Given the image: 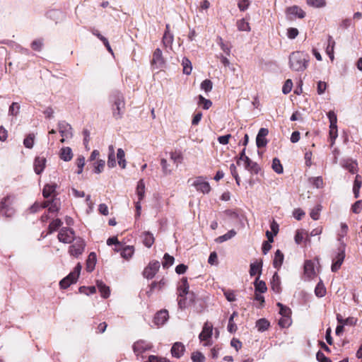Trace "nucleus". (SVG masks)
Masks as SVG:
<instances>
[{
    "label": "nucleus",
    "mask_w": 362,
    "mask_h": 362,
    "mask_svg": "<svg viewBox=\"0 0 362 362\" xmlns=\"http://www.w3.org/2000/svg\"><path fill=\"white\" fill-rule=\"evenodd\" d=\"M310 57L303 52H293L289 56V66L294 71H303L307 69Z\"/></svg>",
    "instance_id": "f257e3e1"
},
{
    "label": "nucleus",
    "mask_w": 362,
    "mask_h": 362,
    "mask_svg": "<svg viewBox=\"0 0 362 362\" xmlns=\"http://www.w3.org/2000/svg\"><path fill=\"white\" fill-rule=\"evenodd\" d=\"M112 115L116 119H121L124 111L125 103L122 93L117 92L113 95Z\"/></svg>",
    "instance_id": "f03ea898"
},
{
    "label": "nucleus",
    "mask_w": 362,
    "mask_h": 362,
    "mask_svg": "<svg viewBox=\"0 0 362 362\" xmlns=\"http://www.w3.org/2000/svg\"><path fill=\"white\" fill-rule=\"evenodd\" d=\"M153 348V345L151 342L144 340L139 339L135 341L132 345L133 351L136 356V358L139 360L140 358L141 359L144 358L143 354L147 351L151 350Z\"/></svg>",
    "instance_id": "7ed1b4c3"
},
{
    "label": "nucleus",
    "mask_w": 362,
    "mask_h": 362,
    "mask_svg": "<svg viewBox=\"0 0 362 362\" xmlns=\"http://www.w3.org/2000/svg\"><path fill=\"white\" fill-rule=\"evenodd\" d=\"M81 270V265L78 263L74 268V271L70 272L66 277L62 279L59 282L61 288L66 289L71 284L76 282Z\"/></svg>",
    "instance_id": "20e7f679"
},
{
    "label": "nucleus",
    "mask_w": 362,
    "mask_h": 362,
    "mask_svg": "<svg viewBox=\"0 0 362 362\" xmlns=\"http://www.w3.org/2000/svg\"><path fill=\"white\" fill-rule=\"evenodd\" d=\"M71 243L72 244L69 249V253L71 256L78 257L82 255L84 251L86 246L85 242L81 238L76 237Z\"/></svg>",
    "instance_id": "39448f33"
},
{
    "label": "nucleus",
    "mask_w": 362,
    "mask_h": 362,
    "mask_svg": "<svg viewBox=\"0 0 362 362\" xmlns=\"http://www.w3.org/2000/svg\"><path fill=\"white\" fill-rule=\"evenodd\" d=\"M345 249L346 244L344 243H341V245H340L338 248L337 254L332 259V264L331 267L332 272H336L341 267V265L342 264L345 258Z\"/></svg>",
    "instance_id": "423d86ee"
},
{
    "label": "nucleus",
    "mask_w": 362,
    "mask_h": 362,
    "mask_svg": "<svg viewBox=\"0 0 362 362\" xmlns=\"http://www.w3.org/2000/svg\"><path fill=\"white\" fill-rule=\"evenodd\" d=\"M213 334V325L209 322H206L204 324L202 330L199 335V339L202 341H204V346H211V337Z\"/></svg>",
    "instance_id": "0eeeda50"
},
{
    "label": "nucleus",
    "mask_w": 362,
    "mask_h": 362,
    "mask_svg": "<svg viewBox=\"0 0 362 362\" xmlns=\"http://www.w3.org/2000/svg\"><path fill=\"white\" fill-rule=\"evenodd\" d=\"M58 240L65 244L71 243L76 238L75 233L73 229L67 227L61 228L58 235Z\"/></svg>",
    "instance_id": "6e6552de"
},
{
    "label": "nucleus",
    "mask_w": 362,
    "mask_h": 362,
    "mask_svg": "<svg viewBox=\"0 0 362 362\" xmlns=\"http://www.w3.org/2000/svg\"><path fill=\"white\" fill-rule=\"evenodd\" d=\"M160 266V262L157 260L150 262L143 272L144 276L148 279H153L158 272Z\"/></svg>",
    "instance_id": "1a4fd4ad"
},
{
    "label": "nucleus",
    "mask_w": 362,
    "mask_h": 362,
    "mask_svg": "<svg viewBox=\"0 0 362 362\" xmlns=\"http://www.w3.org/2000/svg\"><path fill=\"white\" fill-rule=\"evenodd\" d=\"M165 60L163 57L162 51L160 48L155 49L151 60V66L153 69H161L164 66Z\"/></svg>",
    "instance_id": "9d476101"
},
{
    "label": "nucleus",
    "mask_w": 362,
    "mask_h": 362,
    "mask_svg": "<svg viewBox=\"0 0 362 362\" xmlns=\"http://www.w3.org/2000/svg\"><path fill=\"white\" fill-rule=\"evenodd\" d=\"M287 18L293 20L296 18H303L305 16V11L298 6H290L286 11Z\"/></svg>",
    "instance_id": "9b49d317"
},
{
    "label": "nucleus",
    "mask_w": 362,
    "mask_h": 362,
    "mask_svg": "<svg viewBox=\"0 0 362 362\" xmlns=\"http://www.w3.org/2000/svg\"><path fill=\"white\" fill-rule=\"evenodd\" d=\"M192 185L197 191L204 194H208L211 190L209 183L206 182L203 177H197Z\"/></svg>",
    "instance_id": "f8f14e48"
},
{
    "label": "nucleus",
    "mask_w": 362,
    "mask_h": 362,
    "mask_svg": "<svg viewBox=\"0 0 362 362\" xmlns=\"http://www.w3.org/2000/svg\"><path fill=\"white\" fill-rule=\"evenodd\" d=\"M58 130L62 137L71 139L73 136L71 126L65 121H59L57 124Z\"/></svg>",
    "instance_id": "ddd939ff"
},
{
    "label": "nucleus",
    "mask_w": 362,
    "mask_h": 362,
    "mask_svg": "<svg viewBox=\"0 0 362 362\" xmlns=\"http://www.w3.org/2000/svg\"><path fill=\"white\" fill-rule=\"evenodd\" d=\"M269 131L266 128H261L256 137V144L258 148H262L267 144L266 136L268 135Z\"/></svg>",
    "instance_id": "4468645a"
},
{
    "label": "nucleus",
    "mask_w": 362,
    "mask_h": 362,
    "mask_svg": "<svg viewBox=\"0 0 362 362\" xmlns=\"http://www.w3.org/2000/svg\"><path fill=\"white\" fill-rule=\"evenodd\" d=\"M185 351V346L182 342L180 341L174 343L170 350L172 356L176 358H180L182 357Z\"/></svg>",
    "instance_id": "2eb2a0df"
},
{
    "label": "nucleus",
    "mask_w": 362,
    "mask_h": 362,
    "mask_svg": "<svg viewBox=\"0 0 362 362\" xmlns=\"http://www.w3.org/2000/svg\"><path fill=\"white\" fill-rule=\"evenodd\" d=\"M168 319V312L167 310H161L158 311L153 319L154 323L160 326L164 325L166 321Z\"/></svg>",
    "instance_id": "dca6fc26"
},
{
    "label": "nucleus",
    "mask_w": 362,
    "mask_h": 362,
    "mask_svg": "<svg viewBox=\"0 0 362 362\" xmlns=\"http://www.w3.org/2000/svg\"><path fill=\"white\" fill-rule=\"evenodd\" d=\"M46 158L43 156H37L34 160V170L36 174L40 175L46 165Z\"/></svg>",
    "instance_id": "f3484780"
},
{
    "label": "nucleus",
    "mask_w": 362,
    "mask_h": 362,
    "mask_svg": "<svg viewBox=\"0 0 362 362\" xmlns=\"http://www.w3.org/2000/svg\"><path fill=\"white\" fill-rule=\"evenodd\" d=\"M244 164L245 168L252 174H257L260 170V168L258 164L251 160L249 157L245 158Z\"/></svg>",
    "instance_id": "a211bd4d"
},
{
    "label": "nucleus",
    "mask_w": 362,
    "mask_h": 362,
    "mask_svg": "<svg viewBox=\"0 0 362 362\" xmlns=\"http://www.w3.org/2000/svg\"><path fill=\"white\" fill-rule=\"evenodd\" d=\"M189 284L187 283V279L185 277H183L181 280L180 284L177 288L178 296L179 297H184L189 293Z\"/></svg>",
    "instance_id": "6ab92c4d"
},
{
    "label": "nucleus",
    "mask_w": 362,
    "mask_h": 362,
    "mask_svg": "<svg viewBox=\"0 0 362 362\" xmlns=\"http://www.w3.org/2000/svg\"><path fill=\"white\" fill-rule=\"evenodd\" d=\"M173 42V35L169 33V25H166V31L163 37L162 43L166 48H172Z\"/></svg>",
    "instance_id": "aec40b11"
},
{
    "label": "nucleus",
    "mask_w": 362,
    "mask_h": 362,
    "mask_svg": "<svg viewBox=\"0 0 362 362\" xmlns=\"http://www.w3.org/2000/svg\"><path fill=\"white\" fill-rule=\"evenodd\" d=\"M304 274L310 279L315 276L314 263L311 260H306L305 262Z\"/></svg>",
    "instance_id": "412c9836"
},
{
    "label": "nucleus",
    "mask_w": 362,
    "mask_h": 362,
    "mask_svg": "<svg viewBox=\"0 0 362 362\" xmlns=\"http://www.w3.org/2000/svg\"><path fill=\"white\" fill-rule=\"evenodd\" d=\"M357 165V163L351 159L344 160L341 162V166L352 174L356 172Z\"/></svg>",
    "instance_id": "4be33fe9"
},
{
    "label": "nucleus",
    "mask_w": 362,
    "mask_h": 362,
    "mask_svg": "<svg viewBox=\"0 0 362 362\" xmlns=\"http://www.w3.org/2000/svg\"><path fill=\"white\" fill-rule=\"evenodd\" d=\"M59 157L64 161H69L73 158L72 150L70 147H63L60 150Z\"/></svg>",
    "instance_id": "5701e85b"
},
{
    "label": "nucleus",
    "mask_w": 362,
    "mask_h": 362,
    "mask_svg": "<svg viewBox=\"0 0 362 362\" xmlns=\"http://www.w3.org/2000/svg\"><path fill=\"white\" fill-rule=\"evenodd\" d=\"M284 259V254L281 252V250H277L274 254V257L273 260L274 267L279 269L283 264Z\"/></svg>",
    "instance_id": "b1692460"
},
{
    "label": "nucleus",
    "mask_w": 362,
    "mask_h": 362,
    "mask_svg": "<svg viewBox=\"0 0 362 362\" xmlns=\"http://www.w3.org/2000/svg\"><path fill=\"white\" fill-rule=\"evenodd\" d=\"M97 287L100 293V295L103 298H107L110 296V288L106 286L103 281H97Z\"/></svg>",
    "instance_id": "393cba45"
},
{
    "label": "nucleus",
    "mask_w": 362,
    "mask_h": 362,
    "mask_svg": "<svg viewBox=\"0 0 362 362\" xmlns=\"http://www.w3.org/2000/svg\"><path fill=\"white\" fill-rule=\"evenodd\" d=\"M254 286L255 292L264 293L267 291V287L264 281L259 280V277L257 276L254 282Z\"/></svg>",
    "instance_id": "a878e982"
},
{
    "label": "nucleus",
    "mask_w": 362,
    "mask_h": 362,
    "mask_svg": "<svg viewBox=\"0 0 362 362\" xmlns=\"http://www.w3.org/2000/svg\"><path fill=\"white\" fill-rule=\"evenodd\" d=\"M281 281L280 277L276 272H275L272 276L271 281L272 289L276 292L279 293L281 291Z\"/></svg>",
    "instance_id": "bb28decb"
},
{
    "label": "nucleus",
    "mask_w": 362,
    "mask_h": 362,
    "mask_svg": "<svg viewBox=\"0 0 362 362\" xmlns=\"http://www.w3.org/2000/svg\"><path fill=\"white\" fill-rule=\"evenodd\" d=\"M108 159H107V166L110 168L116 166V160L115 155V148L112 145L109 146L108 147Z\"/></svg>",
    "instance_id": "cd10ccee"
},
{
    "label": "nucleus",
    "mask_w": 362,
    "mask_h": 362,
    "mask_svg": "<svg viewBox=\"0 0 362 362\" xmlns=\"http://www.w3.org/2000/svg\"><path fill=\"white\" fill-rule=\"evenodd\" d=\"M362 185V180L361 177L359 175H357L355 177V180L354 182L353 186V192L355 198H358L359 197L360 189Z\"/></svg>",
    "instance_id": "c85d7f7f"
},
{
    "label": "nucleus",
    "mask_w": 362,
    "mask_h": 362,
    "mask_svg": "<svg viewBox=\"0 0 362 362\" xmlns=\"http://www.w3.org/2000/svg\"><path fill=\"white\" fill-rule=\"evenodd\" d=\"M143 243L147 247H151L154 243L153 235L148 231L142 233Z\"/></svg>",
    "instance_id": "c756f323"
},
{
    "label": "nucleus",
    "mask_w": 362,
    "mask_h": 362,
    "mask_svg": "<svg viewBox=\"0 0 362 362\" xmlns=\"http://www.w3.org/2000/svg\"><path fill=\"white\" fill-rule=\"evenodd\" d=\"M57 185L53 184H47L45 185L42 190V195L45 198L49 197L56 190Z\"/></svg>",
    "instance_id": "7c9ffc66"
},
{
    "label": "nucleus",
    "mask_w": 362,
    "mask_h": 362,
    "mask_svg": "<svg viewBox=\"0 0 362 362\" xmlns=\"http://www.w3.org/2000/svg\"><path fill=\"white\" fill-rule=\"evenodd\" d=\"M257 274H258V276L259 277L262 274V263L255 262L250 264V275L253 276Z\"/></svg>",
    "instance_id": "2f4dec72"
},
{
    "label": "nucleus",
    "mask_w": 362,
    "mask_h": 362,
    "mask_svg": "<svg viewBox=\"0 0 362 362\" xmlns=\"http://www.w3.org/2000/svg\"><path fill=\"white\" fill-rule=\"evenodd\" d=\"M117 158L119 165L122 168H126L127 162L125 160V153L122 148H118L117 152Z\"/></svg>",
    "instance_id": "473e14b6"
},
{
    "label": "nucleus",
    "mask_w": 362,
    "mask_h": 362,
    "mask_svg": "<svg viewBox=\"0 0 362 362\" xmlns=\"http://www.w3.org/2000/svg\"><path fill=\"white\" fill-rule=\"evenodd\" d=\"M236 235V231L234 229L230 230L226 234L221 235L216 238L215 241L218 243H222L225 241H227L232 238H233Z\"/></svg>",
    "instance_id": "72a5a7b5"
},
{
    "label": "nucleus",
    "mask_w": 362,
    "mask_h": 362,
    "mask_svg": "<svg viewBox=\"0 0 362 362\" xmlns=\"http://www.w3.org/2000/svg\"><path fill=\"white\" fill-rule=\"evenodd\" d=\"M134 252V248L133 246H125L121 250L120 255L125 259H129Z\"/></svg>",
    "instance_id": "f704fd0d"
},
{
    "label": "nucleus",
    "mask_w": 362,
    "mask_h": 362,
    "mask_svg": "<svg viewBox=\"0 0 362 362\" xmlns=\"http://www.w3.org/2000/svg\"><path fill=\"white\" fill-rule=\"evenodd\" d=\"M136 194L138 199L141 201L145 195V184L143 180H140L137 183L136 187Z\"/></svg>",
    "instance_id": "c9c22d12"
},
{
    "label": "nucleus",
    "mask_w": 362,
    "mask_h": 362,
    "mask_svg": "<svg viewBox=\"0 0 362 362\" xmlns=\"http://www.w3.org/2000/svg\"><path fill=\"white\" fill-rule=\"evenodd\" d=\"M96 262V255L95 252H90L87 259V269L88 272H92L94 269Z\"/></svg>",
    "instance_id": "e433bc0d"
},
{
    "label": "nucleus",
    "mask_w": 362,
    "mask_h": 362,
    "mask_svg": "<svg viewBox=\"0 0 362 362\" xmlns=\"http://www.w3.org/2000/svg\"><path fill=\"white\" fill-rule=\"evenodd\" d=\"M182 65L183 66V73L189 75L192 70L191 62L187 58L184 57L182 60Z\"/></svg>",
    "instance_id": "4c0bfd02"
},
{
    "label": "nucleus",
    "mask_w": 362,
    "mask_h": 362,
    "mask_svg": "<svg viewBox=\"0 0 362 362\" xmlns=\"http://www.w3.org/2000/svg\"><path fill=\"white\" fill-rule=\"evenodd\" d=\"M276 305L279 308V314L281 317H291V310L288 307L284 305L281 303H277Z\"/></svg>",
    "instance_id": "58836bf2"
},
{
    "label": "nucleus",
    "mask_w": 362,
    "mask_h": 362,
    "mask_svg": "<svg viewBox=\"0 0 362 362\" xmlns=\"http://www.w3.org/2000/svg\"><path fill=\"white\" fill-rule=\"evenodd\" d=\"M62 224V222L59 218L53 220L49 225L48 233H52L54 231H56L57 229L59 228Z\"/></svg>",
    "instance_id": "ea45409f"
},
{
    "label": "nucleus",
    "mask_w": 362,
    "mask_h": 362,
    "mask_svg": "<svg viewBox=\"0 0 362 362\" xmlns=\"http://www.w3.org/2000/svg\"><path fill=\"white\" fill-rule=\"evenodd\" d=\"M334 41L331 36H329L328 45L326 52L332 61L334 59Z\"/></svg>",
    "instance_id": "a19ab883"
},
{
    "label": "nucleus",
    "mask_w": 362,
    "mask_h": 362,
    "mask_svg": "<svg viewBox=\"0 0 362 362\" xmlns=\"http://www.w3.org/2000/svg\"><path fill=\"white\" fill-rule=\"evenodd\" d=\"M256 327L260 332L267 330L269 327V322L265 319H260L257 321Z\"/></svg>",
    "instance_id": "79ce46f5"
},
{
    "label": "nucleus",
    "mask_w": 362,
    "mask_h": 362,
    "mask_svg": "<svg viewBox=\"0 0 362 362\" xmlns=\"http://www.w3.org/2000/svg\"><path fill=\"white\" fill-rule=\"evenodd\" d=\"M237 27L240 31L249 32L250 30L249 23L247 22L244 18L240 19L237 22Z\"/></svg>",
    "instance_id": "37998d69"
},
{
    "label": "nucleus",
    "mask_w": 362,
    "mask_h": 362,
    "mask_svg": "<svg viewBox=\"0 0 362 362\" xmlns=\"http://www.w3.org/2000/svg\"><path fill=\"white\" fill-rule=\"evenodd\" d=\"M174 257L168 253H165L163 257V261L162 265L163 268H168L172 266L174 263Z\"/></svg>",
    "instance_id": "c03bdc74"
},
{
    "label": "nucleus",
    "mask_w": 362,
    "mask_h": 362,
    "mask_svg": "<svg viewBox=\"0 0 362 362\" xmlns=\"http://www.w3.org/2000/svg\"><path fill=\"white\" fill-rule=\"evenodd\" d=\"M198 98H199L198 104L199 105H202L204 110L209 109L211 107V106L212 105L211 101L209 99H206L202 95H199Z\"/></svg>",
    "instance_id": "a18cd8bd"
},
{
    "label": "nucleus",
    "mask_w": 362,
    "mask_h": 362,
    "mask_svg": "<svg viewBox=\"0 0 362 362\" xmlns=\"http://www.w3.org/2000/svg\"><path fill=\"white\" fill-rule=\"evenodd\" d=\"M12 204V197L6 196L0 201V212H3L5 208L11 206Z\"/></svg>",
    "instance_id": "49530a36"
},
{
    "label": "nucleus",
    "mask_w": 362,
    "mask_h": 362,
    "mask_svg": "<svg viewBox=\"0 0 362 362\" xmlns=\"http://www.w3.org/2000/svg\"><path fill=\"white\" fill-rule=\"evenodd\" d=\"M35 134H29L24 139L23 144L27 148H32L34 145Z\"/></svg>",
    "instance_id": "de8ad7c7"
},
{
    "label": "nucleus",
    "mask_w": 362,
    "mask_h": 362,
    "mask_svg": "<svg viewBox=\"0 0 362 362\" xmlns=\"http://www.w3.org/2000/svg\"><path fill=\"white\" fill-rule=\"evenodd\" d=\"M272 169L278 174H281L284 171L280 160L276 158H274L272 160Z\"/></svg>",
    "instance_id": "09e8293b"
},
{
    "label": "nucleus",
    "mask_w": 362,
    "mask_h": 362,
    "mask_svg": "<svg viewBox=\"0 0 362 362\" xmlns=\"http://www.w3.org/2000/svg\"><path fill=\"white\" fill-rule=\"evenodd\" d=\"M237 315V313L234 312L228 320V331L230 333H233L237 329V326L233 322L234 317Z\"/></svg>",
    "instance_id": "8fccbe9b"
},
{
    "label": "nucleus",
    "mask_w": 362,
    "mask_h": 362,
    "mask_svg": "<svg viewBox=\"0 0 362 362\" xmlns=\"http://www.w3.org/2000/svg\"><path fill=\"white\" fill-rule=\"evenodd\" d=\"M315 293L319 298H322V297L325 296V295L326 293V289H325L324 285L321 282H320L317 284V286L315 288Z\"/></svg>",
    "instance_id": "3c124183"
},
{
    "label": "nucleus",
    "mask_w": 362,
    "mask_h": 362,
    "mask_svg": "<svg viewBox=\"0 0 362 362\" xmlns=\"http://www.w3.org/2000/svg\"><path fill=\"white\" fill-rule=\"evenodd\" d=\"M105 162L104 160H98L95 163H94V170H93V172L96 174H99L100 173L103 169H104V167H105Z\"/></svg>",
    "instance_id": "603ef678"
},
{
    "label": "nucleus",
    "mask_w": 362,
    "mask_h": 362,
    "mask_svg": "<svg viewBox=\"0 0 362 362\" xmlns=\"http://www.w3.org/2000/svg\"><path fill=\"white\" fill-rule=\"evenodd\" d=\"M160 165L164 175H167L172 173V169L170 168V165L168 163L166 159L162 158L160 160Z\"/></svg>",
    "instance_id": "864d4df0"
},
{
    "label": "nucleus",
    "mask_w": 362,
    "mask_h": 362,
    "mask_svg": "<svg viewBox=\"0 0 362 362\" xmlns=\"http://www.w3.org/2000/svg\"><path fill=\"white\" fill-rule=\"evenodd\" d=\"M307 4L315 8H322L325 6V0H307Z\"/></svg>",
    "instance_id": "5fc2aeb1"
},
{
    "label": "nucleus",
    "mask_w": 362,
    "mask_h": 362,
    "mask_svg": "<svg viewBox=\"0 0 362 362\" xmlns=\"http://www.w3.org/2000/svg\"><path fill=\"white\" fill-rule=\"evenodd\" d=\"M191 359L192 362H204L205 356L199 351H194L192 354Z\"/></svg>",
    "instance_id": "6e6d98bb"
},
{
    "label": "nucleus",
    "mask_w": 362,
    "mask_h": 362,
    "mask_svg": "<svg viewBox=\"0 0 362 362\" xmlns=\"http://www.w3.org/2000/svg\"><path fill=\"white\" fill-rule=\"evenodd\" d=\"M348 231V226L346 223H341V231L339 234V238L338 240L340 243V245H341V243H344L343 240V238L345 237Z\"/></svg>",
    "instance_id": "4d7b16f0"
},
{
    "label": "nucleus",
    "mask_w": 362,
    "mask_h": 362,
    "mask_svg": "<svg viewBox=\"0 0 362 362\" xmlns=\"http://www.w3.org/2000/svg\"><path fill=\"white\" fill-rule=\"evenodd\" d=\"M20 105L18 103H13L8 110V114L10 115L16 116L20 111Z\"/></svg>",
    "instance_id": "13d9d810"
},
{
    "label": "nucleus",
    "mask_w": 362,
    "mask_h": 362,
    "mask_svg": "<svg viewBox=\"0 0 362 362\" xmlns=\"http://www.w3.org/2000/svg\"><path fill=\"white\" fill-rule=\"evenodd\" d=\"M310 182L316 188H321L323 186V180L322 177H311L309 179Z\"/></svg>",
    "instance_id": "bf43d9fd"
},
{
    "label": "nucleus",
    "mask_w": 362,
    "mask_h": 362,
    "mask_svg": "<svg viewBox=\"0 0 362 362\" xmlns=\"http://www.w3.org/2000/svg\"><path fill=\"white\" fill-rule=\"evenodd\" d=\"M42 47L43 40L42 39H36L31 43V48L35 51H41Z\"/></svg>",
    "instance_id": "052dcab7"
},
{
    "label": "nucleus",
    "mask_w": 362,
    "mask_h": 362,
    "mask_svg": "<svg viewBox=\"0 0 362 362\" xmlns=\"http://www.w3.org/2000/svg\"><path fill=\"white\" fill-rule=\"evenodd\" d=\"M213 83L209 80L206 79L203 81L201 83V88L204 90L206 93H209L212 90Z\"/></svg>",
    "instance_id": "680f3d73"
},
{
    "label": "nucleus",
    "mask_w": 362,
    "mask_h": 362,
    "mask_svg": "<svg viewBox=\"0 0 362 362\" xmlns=\"http://www.w3.org/2000/svg\"><path fill=\"white\" fill-rule=\"evenodd\" d=\"M292 87H293V82H292L291 79H287L285 81V83L283 86V88H282L283 93L285 95L289 93L292 90Z\"/></svg>",
    "instance_id": "e2e57ef3"
},
{
    "label": "nucleus",
    "mask_w": 362,
    "mask_h": 362,
    "mask_svg": "<svg viewBox=\"0 0 362 362\" xmlns=\"http://www.w3.org/2000/svg\"><path fill=\"white\" fill-rule=\"evenodd\" d=\"M322 206L320 205H317L314 209L310 211V217L313 220H318L320 218V212L321 211Z\"/></svg>",
    "instance_id": "0e129e2a"
},
{
    "label": "nucleus",
    "mask_w": 362,
    "mask_h": 362,
    "mask_svg": "<svg viewBox=\"0 0 362 362\" xmlns=\"http://www.w3.org/2000/svg\"><path fill=\"white\" fill-rule=\"evenodd\" d=\"M279 325L281 327H288L291 325V317H281L279 320Z\"/></svg>",
    "instance_id": "69168bd1"
},
{
    "label": "nucleus",
    "mask_w": 362,
    "mask_h": 362,
    "mask_svg": "<svg viewBox=\"0 0 362 362\" xmlns=\"http://www.w3.org/2000/svg\"><path fill=\"white\" fill-rule=\"evenodd\" d=\"M76 165L78 168L77 170V174H81L83 172V166L85 165V158L83 156H79L76 159Z\"/></svg>",
    "instance_id": "338daca9"
},
{
    "label": "nucleus",
    "mask_w": 362,
    "mask_h": 362,
    "mask_svg": "<svg viewBox=\"0 0 362 362\" xmlns=\"http://www.w3.org/2000/svg\"><path fill=\"white\" fill-rule=\"evenodd\" d=\"M148 361V362H169V361L165 358H160V357H158L154 355L149 356Z\"/></svg>",
    "instance_id": "774afa93"
}]
</instances>
